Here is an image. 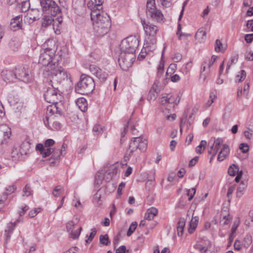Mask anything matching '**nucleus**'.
Instances as JSON below:
<instances>
[{
  "label": "nucleus",
  "instance_id": "f257e3e1",
  "mask_svg": "<svg viewBox=\"0 0 253 253\" xmlns=\"http://www.w3.org/2000/svg\"><path fill=\"white\" fill-rule=\"evenodd\" d=\"M46 86V90L44 93L45 100L52 104L49 105L46 108V116L45 119L43 120L45 126L49 125V116H52L55 114H61L62 110L61 108V103L59 101L61 99V95L58 90V86L52 84H44Z\"/></svg>",
  "mask_w": 253,
  "mask_h": 253
},
{
  "label": "nucleus",
  "instance_id": "f03ea898",
  "mask_svg": "<svg viewBox=\"0 0 253 253\" xmlns=\"http://www.w3.org/2000/svg\"><path fill=\"white\" fill-rule=\"evenodd\" d=\"M44 84H52L57 86L62 81L68 80L69 75L67 72L58 64L54 63L50 66V70H45L43 72Z\"/></svg>",
  "mask_w": 253,
  "mask_h": 253
},
{
  "label": "nucleus",
  "instance_id": "7ed1b4c3",
  "mask_svg": "<svg viewBox=\"0 0 253 253\" xmlns=\"http://www.w3.org/2000/svg\"><path fill=\"white\" fill-rule=\"evenodd\" d=\"M95 88V84L93 79L90 76L82 75L80 81L75 86V91L77 93L81 94H87L91 92Z\"/></svg>",
  "mask_w": 253,
  "mask_h": 253
},
{
  "label": "nucleus",
  "instance_id": "20e7f679",
  "mask_svg": "<svg viewBox=\"0 0 253 253\" xmlns=\"http://www.w3.org/2000/svg\"><path fill=\"white\" fill-rule=\"evenodd\" d=\"M147 147V142L145 139H143L141 136L133 138V140L130 142L128 149L126 150L124 158L125 160H128L133 153L139 149L141 152H144Z\"/></svg>",
  "mask_w": 253,
  "mask_h": 253
},
{
  "label": "nucleus",
  "instance_id": "39448f33",
  "mask_svg": "<svg viewBox=\"0 0 253 253\" xmlns=\"http://www.w3.org/2000/svg\"><path fill=\"white\" fill-rule=\"evenodd\" d=\"M138 44L139 41L135 36H129L122 41L120 45L121 51L134 54Z\"/></svg>",
  "mask_w": 253,
  "mask_h": 253
},
{
  "label": "nucleus",
  "instance_id": "423d86ee",
  "mask_svg": "<svg viewBox=\"0 0 253 253\" xmlns=\"http://www.w3.org/2000/svg\"><path fill=\"white\" fill-rule=\"evenodd\" d=\"M146 13L147 17L154 21L160 22L163 20L164 15L156 7L155 0H147Z\"/></svg>",
  "mask_w": 253,
  "mask_h": 253
},
{
  "label": "nucleus",
  "instance_id": "0eeeda50",
  "mask_svg": "<svg viewBox=\"0 0 253 253\" xmlns=\"http://www.w3.org/2000/svg\"><path fill=\"white\" fill-rule=\"evenodd\" d=\"M39 0L43 12L53 16L61 14V10L55 1L53 0Z\"/></svg>",
  "mask_w": 253,
  "mask_h": 253
},
{
  "label": "nucleus",
  "instance_id": "6e6552de",
  "mask_svg": "<svg viewBox=\"0 0 253 253\" xmlns=\"http://www.w3.org/2000/svg\"><path fill=\"white\" fill-rule=\"evenodd\" d=\"M101 8H93L91 10L90 17L93 23H101L103 25L111 26V20L107 13L101 11Z\"/></svg>",
  "mask_w": 253,
  "mask_h": 253
},
{
  "label": "nucleus",
  "instance_id": "1a4fd4ad",
  "mask_svg": "<svg viewBox=\"0 0 253 253\" xmlns=\"http://www.w3.org/2000/svg\"><path fill=\"white\" fill-rule=\"evenodd\" d=\"M14 70L16 79L25 83H29L32 80L31 71L27 66L18 65Z\"/></svg>",
  "mask_w": 253,
  "mask_h": 253
},
{
  "label": "nucleus",
  "instance_id": "9d476101",
  "mask_svg": "<svg viewBox=\"0 0 253 253\" xmlns=\"http://www.w3.org/2000/svg\"><path fill=\"white\" fill-rule=\"evenodd\" d=\"M135 58L134 53L121 52L118 58V62L120 67L124 70L133 64Z\"/></svg>",
  "mask_w": 253,
  "mask_h": 253
},
{
  "label": "nucleus",
  "instance_id": "9b49d317",
  "mask_svg": "<svg viewBox=\"0 0 253 253\" xmlns=\"http://www.w3.org/2000/svg\"><path fill=\"white\" fill-rule=\"evenodd\" d=\"M53 55L54 52L51 49L46 48L41 50L39 63L43 66H46V70H50V66L53 65L51 63Z\"/></svg>",
  "mask_w": 253,
  "mask_h": 253
},
{
  "label": "nucleus",
  "instance_id": "f8f14e48",
  "mask_svg": "<svg viewBox=\"0 0 253 253\" xmlns=\"http://www.w3.org/2000/svg\"><path fill=\"white\" fill-rule=\"evenodd\" d=\"M209 144H211L210 149L209 150V153L212 155V157H214L219 151L221 147L223 146V140L221 138H217V139L212 138L209 142Z\"/></svg>",
  "mask_w": 253,
  "mask_h": 253
},
{
  "label": "nucleus",
  "instance_id": "ddd939ff",
  "mask_svg": "<svg viewBox=\"0 0 253 253\" xmlns=\"http://www.w3.org/2000/svg\"><path fill=\"white\" fill-rule=\"evenodd\" d=\"M89 70L91 74L94 75L100 82H104L108 77V74L106 71L94 65H91L89 66Z\"/></svg>",
  "mask_w": 253,
  "mask_h": 253
},
{
  "label": "nucleus",
  "instance_id": "4468645a",
  "mask_svg": "<svg viewBox=\"0 0 253 253\" xmlns=\"http://www.w3.org/2000/svg\"><path fill=\"white\" fill-rule=\"evenodd\" d=\"M93 32L96 36L102 37L106 34L111 26L105 25L101 23H93Z\"/></svg>",
  "mask_w": 253,
  "mask_h": 253
},
{
  "label": "nucleus",
  "instance_id": "2eb2a0df",
  "mask_svg": "<svg viewBox=\"0 0 253 253\" xmlns=\"http://www.w3.org/2000/svg\"><path fill=\"white\" fill-rule=\"evenodd\" d=\"M104 172L109 175V178L111 179L112 175L119 172V164L117 162L114 164H107L104 168Z\"/></svg>",
  "mask_w": 253,
  "mask_h": 253
},
{
  "label": "nucleus",
  "instance_id": "dca6fc26",
  "mask_svg": "<svg viewBox=\"0 0 253 253\" xmlns=\"http://www.w3.org/2000/svg\"><path fill=\"white\" fill-rule=\"evenodd\" d=\"M22 15H19L12 18L10 24V29L13 31H16L22 29Z\"/></svg>",
  "mask_w": 253,
  "mask_h": 253
},
{
  "label": "nucleus",
  "instance_id": "f3484780",
  "mask_svg": "<svg viewBox=\"0 0 253 253\" xmlns=\"http://www.w3.org/2000/svg\"><path fill=\"white\" fill-rule=\"evenodd\" d=\"M41 15V12L39 9L32 8L28 10L26 17L27 19H29V22H33L34 21L39 19Z\"/></svg>",
  "mask_w": 253,
  "mask_h": 253
},
{
  "label": "nucleus",
  "instance_id": "a211bd4d",
  "mask_svg": "<svg viewBox=\"0 0 253 253\" xmlns=\"http://www.w3.org/2000/svg\"><path fill=\"white\" fill-rule=\"evenodd\" d=\"M20 220L18 219L14 223L10 222L7 224V225L4 230V237H5V243L6 244L11 238V235L15 228L17 223L19 222Z\"/></svg>",
  "mask_w": 253,
  "mask_h": 253
},
{
  "label": "nucleus",
  "instance_id": "6ab92c4d",
  "mask_svg": "<svg viewBox=\"0 0 253 253\" xmlns=\"http://www.w3.org/2000/svg\"><path fill=\"white\" fill-rule=\"evenodd\" d=\"M141 23L143 27V29L147 34L149 36H154L156 34L158 31V27L150 23H146L144 20H141Z\"/></svg>",
  "mask_w": 253,
  "mask_h": 253
},
{
  "label": "nucleus",
  "instance_id": "aec40b11",
  "mask_svg": "<svg viewBox=\"0 0 253 253\" xmlns=\"http://www.w3.org/2000/svg\"><path fill=\"white\" fill-rule=\"evenodd\" d=\"M36 150L39 151L43 158H46L49 156L53 152V149L52 148H46L44 147L42 143H38L36 147Z\"/></svg>",
  "mask_w": 253,
  "mask_h": 253
},
{
  "label": "nucleus",
  "instance_id": "412c9836",
  "mask_svg": "<svg viewBox=\"0 0 253 253\" xmlns=\"http://www.w3.org/2000/svg\"><path fill=\"white\" fill-rule=\"evenodd\" d=\"M67 148V145L65 143L62 144L61 149H53L52 152V155L51 159L55 160H58L60 159L61 156H64L65 154V151Z\"/></svg>",
  "mask_w": 253,
  "mask_h": 253
},
{
  "label": "nucleus",
  "instance_id": "4be33fe9",
  "mask_svg": "<svg viewBox=\"0 0 253 253\" xmlns=\"http://www.w3.org/2000/svg\"><path fill=\"white\" fill-rule=\"evenodd\" d=\"M11 135L10 127H5V129L0 128V145L2 144L4 141L8 139Z\"/></svg>",
  "mask_w": 253,
  "mask_h": 253
},
{
  "label": "nucleus",
  "instance_id": "5701e85b",
  "mask_svg": "<svg viewBox=\"0 0 253 253\" xmlns=\"http://www.w3.org/2000/svg\"><path fill=\"white\" fill-rule=\"evenodd\" d=\"M1 75L5 82H13L14 79H16L15 70L2 71Z\"/></svg>",
  "mask_w": 253,
  "mask_h": 253
},
{
  "label": "nucleus",
  "instance_id": "b1692460",
  "mask_svg": "<svg viewBox=\"0 0 253 253\" xmlns=\"http://www.w3.org/2000/svg\"><path fill=\"white\" fill-rule=\"evenodd\" d=\"M229 152L230 149L228 145L227 144H224L218 154L217 160L220 162L223 161L229 155Z\"/></svg>",
  "mask_w": 253,
  "mask_h": 253
},
{
  "label": "nucleus",
  "instance_id": "393cba45",
  "mask_svg": "<svg viewBox=\"0 0 253 253\" xmlns=\"http://www.w3.org/2000/svg\"><path fill=\"white\" fill-rule=\"evenodd\" d=\"M161 104L162 105L169 104L170 107H174V98L171 94H166L161 97Z\"/></svg>",
  "mask_w": 253,
  "mask_h": 253
},
{
  "label": "nucleus",
  "instance_id": "a878e982",
  "mask_svg": "<svg viewBox=\"0 0 253 253\" xmlns=\"http://www.w3.org/2000/svg\"><path fill=\"white\" fill-rule=\"evenodd\" d=\"M206 32L203 28H200L196 32L195 38L200 43L204 42L206 40Z\"/></svg>",
  "mask_w": 253,
  "mask_h": 253
},
{
  "label": "nucleus",
  "instance_id": "bb28decb",
  "mask_svg": "<svg viewBox=\"0 0 253 253\" xmlns=\"http://www.w3.org/2000/svg\"><path fill=\"white\" fill-rule=\"evenodd\" d=\"M158 213V209L155 207H151L147 210L145 214L144 218L148 220H152Z\"/></svg>",
  "mask_w": 253,
  "mask_h": 253
},
{
  "label": "nucleus",
  "instance_id": "cd10ccee",
  "mask_svg": "<svg viewBox=\"0 0 253 253\" xmlns=\"http://www.w3.org/2000/svg\"><path fill=\"white\" fill-rule=\"evenodd\" d=\"M31 143L28 141H23L20 145L19 152L21 155H26L30 153Z\"/></svg>",
  "mask_w": 253,
  "mask_h": 253
},
{
  "label": "nucleus",
  "instance_id": "c85d7f7f",
  "mask_svg": "<svg viewBox=\"0 0 253 253\" xmlns=\"http://www.w3.org/2000/svg\"><path fill=\"white\" fill-rule=\"evenodd\" d=\"M76 105L82 112H85L87 109V103L84 98L81 97L78 98L76 102Z\"/></svg>",
  "mask_w": 253,
  "mask_h": 253
},
{
  "label": "nucleus",
  "instance_id": "c756f323",
  "mask_svg": "<svg viewBox=\"0 0 253 253\" xmlns=\"http://www.w3.org/2000/svg\"><path fill=\"white\" fill-rule=\"evenodd\" d=\"M194 117L192 115H190L187 119V115H184L181 119L180 126H189L192 125L194 122Z\"/></svg>",
  "mask_w": 253,
  "mask_h": 253
},
{
  "label": "nucleus",
  "instance_id": "7c9ffc66",
  "mask_svg": "<svg viewBox=\"0 0 253 253\" xmlns=\"http://www.w3.org/2000/svg\"><path fill=\"white\" fill-rule=\"evenodd\" d=\"M199 222V218L197 216L192 217L191 220L189 223L188 228V232L189 233L192 234L194 232L197 228Z\"/></svg>",
  "mask_w": 253,
  "mask_h": 253
},
{
  "label": "nucleus",
  "instance_id": "2f4dec72",
  "mask_svg": "<svg viewBox=\"0 0 253 253\" xmlns=\"http://www.w3.org/2000/svg\"><path fill=\"white\" fill-rule=\"evenodd\" d=\"M53 16L44 15L42 19V26L44 28H46L48 26L51 25L53 22L54 19L52 18Z\"/></svg>",
  "mask_w": 253,
  "mask_h": 253
},
{
  "label": "nucleus",
  "instance_id": "473e14b6",
  "mask_svg": "<svg viewBox=\"0 0 253 253\" xmlns=\"http://www.w3.org/2000/svg\"><path fill=\"white\" fill-rule=\"evenodd\" d=\"M185 225V221L184 218H180L177 225V235L181 236L183 233L184 228Z\"/></svg>",
  "mask_w": 253,
  "mask_h": 253
},
{
  "label": "nucleus",
  "instance_id": "72a5a7b5",
  "mask_svg": "<svg viewBox=\"0 0 253 253\" xmlns=\"http://www.w3.org/2000/svg\"><path fill=\"white\" fill-rule=\"evenodd\" d=\"M246 184L244 182L242 181L240 184L239 187L237 188V191L236 192L237 197L238 198H240L244 194V190L246 188Z\"/></svg>",
  "mask_w": 253,
  "mask_h": 253
},
{
  "label": "nucleus",
  "instance_id": "f704fd0d",
  "mask_svg": "<svg viewBox=\"0 0 253 253\" xmlns=\"http://www.w3.org/2000/svg\"><path fill=\"white\" fill-rule=\"evenodd\" d=\"M252 237L250 235H247L243 242H242V245L245 248H248L249 246L252 244Z\"/></svg>",
  "mask_w": 253,
  "mask_h": 253
},
{
  "label": "nucleus",
  "instance_id": "c9c22d12",
  "mask_svg": "<svg viewBox=\"0 0 253 253\" xmlns=\"http://www.w3.org/2000/svg\"><path fill=\"white\" fill-rule=\"evenodd\" d=\"M99 240L101 244L105 246H108L111 244V242L109 240V237L107 234L100 235Z\"/></svg>",
  "mask_w": 253,
  "mask_h": 253
},
{
  "label": "nucleus",
  "instance_id": "e433bc0d",
  "mask_svg": "<svg viewBox=\"0 0 253 253\" xmlns=\"http://www.w3.org/2000/svg\"><path fill=\"white\" fill-rule=\"evenodd\" d=\"M207 142L205 140H202L199 145H198L196 148V152L198 154H202L204 151Z\"/></svg>",
  "mask_w": 253,
  "mask_h": 253
},
{
  "label": "nucleus",
  "instance_id": "4c0bfd02",
  "mask_svg": "<svg viewBox=\"0 0 253 253\" xmlns=\"http://www.w3.org/2000/svg\"><path fill=\"white\" fill-rule=\"evenodd\" d=\"M239 171L238 167L235 165L230 166L228 170V173L231 176H235L237 172Z\"/></svg>",
  "mask_w": 253,
  "mask_h": 253
},
{
  "label": "nucleus",
  "instance_id": "58836bf2",
  "mask_svg": "<svg viewBox=\"0 0 253 253\" xmlns=\"http://www.w3.org/2000/svg\"><path fill=\"white\" fill-rule=\"evenodd\" d=\"M244 135L248 139L252 138L253 137V127H247V129L244 131Z\"/></svg>",
  "mask_w": 253,
  "mask_h": 253
},
{
  "label": "nucleus",
  "instance_id": "ea45409f",
  "mask_svg": "<svg viewBox=\"0 0 253 253\" xmlns=\"http://www.w3.org/2000/svg\"><path fill=\"white\" fill-rule=\"evenodd\" d=\"M240 223V221L238 218H237L234 222L232 225V228H231V233L230 236V238H231L232 237V236L234 234H235L236 232L237 229L238 227L239 226Z\"/></svg>",
  "mask_w": 253,
  "mask_h": 253
},
{
  "label": "nucleus",
  "instance_id": "a19ab883",
  "mask_svg": "<svg viewBox=\"0 0 253 253\" xmlns=\"http://www.w3.org/2000/svg\"><path fill=\"white\" fill-rule=\"evenodd\" d=\"M246 77V73L244 70H241L240 74L236 76L235 80L236 82H241L243 81Z\"/></svg>",
  "mask_w": 253,
  "mask_h": 253
},
{
  "label": "nucleus",
  "instance_id": "79ce46f5",
  "mask_svg": "<svg viewBox=\"0 0 253 253\" xmlns=\"http://www.w3.org/2000/svg\"><path fill=\"white\" fill-rule=\"evenodd\" d=\"M82 229V227H80L78 230L75 231L72 230V231L70 232V237L73 239H78L79 237Z\"/></svg>",
  "mask_w": 253,
  "mask_h": 253
},
{
  "label": "nucleus",
  "instance_id": "37998d69",
  "mask_svg": "<svg viewBox=\"0 0 253 253\" xmlns=\"http://www.w3.org/2000/svg\"><path fill=\"white\" fill-rule=\"evenodd\" d=\"M23 196L28 197L32 195V191L31 190L30 186L29 184H26L23 190Z\"/></svg>",
  "mask_w": 253,
  "mask_h": 253
},
{
  "label": "nucleus",
  "instance_id": "c03bdc74",
  "mask_svg": "<svg viewBox=\"0 0 253 253\" xmlns=\"http://www.w3.org/2000/svg\"><path fill=\"white\" fill-rule=\"evenodd\" d=\"M9 45L10 48L13 51L17 50L20 46V44L18 43V42H17L14 40L10 41L9 42Z\"/></svg>",
  "mask_w": 253,
  "mask_h": 253
},
{
  "label": "nucleus",
  "instance_id": "a18cd8bd",
  "mask_svg": "<svg viewBox=\"0 0 253 253\" xmlns=\"http://www.w3.org/2000/svg\"><path fill=\"white\" fill-rule=\"evenodd\" d=\"M158 93H157L155 91H153V90H150L148 94V100L149 101L155 100L158 96Z\"/></svg>",
  "mask_w": 253,
  "mask_h": 253
},
{
  "label": "nucleus",
  "instance_id": "49530a36",
  "mask_svg": "<svg viewBox=\"0 0 253 253\" xmlns=\"http://www.w3.org/2000/svg\"><path fill=\"white\" fill-rule=\"evenodd\" d=\"M137 222H133L130 225L128 230L127 232V236H130L132 233L135 231L136 227H137Z\"/></svg>",
  "mask_w": 253,
  "mask_h": 253
},
{
  "label": "nucleus",
  "instance_id": "de8ad7c7",
  "mask_svg": "<svg viewBox=\"0 0 253 253\" xmlns=\"http://www.w3.org/2000/svg\"><path fill=\"white\" fill-rule=\"evenodd\" d=\"M30 6V2L28 0L22 1L21 3V10L22 12H26L29 10Z\"/></svg>",
  "mask_w": 253,
  "mask_h": 253
},
{
  "label": "nucleus",
  "instance_id": "09e8293b",
  "mask_svg": "<svg viewBox=\"0 0 253 253\" xmlns=\"http://www.w3.org/2000/svg\"><path fill=\"white\" fill-rule=\"evenodd\" d=\"M157 75L158 77H161L164 72V63L161 61L158 67Z\"/></svg>",
  "mask_w": 253,
  "mask_h": 253
},
{
  "label": "nucleus",
  "instance_id": "8fccbe9b",
  "mask_svg": "<svg viewBox=\"0 0 253 253\" xmlns=\"http://www.w3.org/2000/svg\"><path fill=\"white\" fill-rule=\"evenodd\" d=\"M96 232H97V231H96V230L95 228H94L91 229V232L90 233V234H89V236L88 237L87 239H86L85 240V242L86 243L91 242L93 240L95 235H96Z\"/></svg>",
  "mask_w": 253,
  "mask_h": 253
},
{
  "label": "nucleus",
  "instance_id": "3c124183",
  "mask_svg": "<svg viewBox=\"0 0 253 253\" xmlns=\"http://www.w3.org/2000/svg\"><path fill=\"white\" fill-rule=\"evenodd\" d=\"M16 186L15 185H12L10 186H9L8 187L6 188L5 191V194L6 195H10L16 190Z\"/></svg>",
  "mask_w": 253,
  "mask_h": 253
},
{
  "label": "nucleus",
  "instance_id": "603ef678",
  "mask_svg": "<svg viewBox=\"0 0 253 253\" xmlns=\"http://www.w3.org/2000/svg\"><path fill=\"white\" fill-rule=\"evenodd\" d=\"M222 44L219 40H216L215 43V50L216 52L222 51Z\"/></svg>",
  "mask_w": 253,
  "mask_h": 253
},
{
  "label": "nucleus",
  "instance_id": "864d4df0",
  "mask_svg": "<svg viewBox=\"0 0 253 253\" xmlns=\"http://www.w3.org/2000/svg\"><path fill=\"white\" fill-rule=\"evenodd\" d=\"M176 69V65L175 64H170L166 72V75H168L169 74H171L173 73L175 71Z\"/></svg>",
  "mask_w": 253,
  "mask_h": 253
},
{
  "label": "nucleus",
  "instance_id": "5fc2aeb1",
  "mask_svg": "<svg viewBox=\"0 0 253 253\" xmlns=\"http://www.w3.org/2000/svg\"><path fill=\"white\" fill-rule=\"evenodd\" d=\"M187 194L189 196L188 200L189 201H191L196 193V188H192L191 189H188L187 190Z\"/></svg>",
  "mask_w": 253,
  "mask_h": 253
},
{
  "label": "nucleus",
  "instance_id": "6e6d98bb",
  "mask_svg": "<svg viewBox=\"0 0 253 253\" xmlns=\"http://www.w3.org/2000/svg\"><path fill=\"white\" fill-rule=\"evenodd\" d=\"M237 61V58L235 56L231 57L230 61L227 63L226 71L228 73L231 65L234 64Z\"/></svg>",
  "mask_w": 253,
  "mask_h": 253
},
{
  "label": "nucleus",
  "instance_id": "4d7b16f0",
  "mask_svg": "<svg viewBox=\"0 0 253 253\" xmlns=\"http://www.w3.org/2000/svg\"><path fill=\"white\" fill-rule=\"evenodd\" d=\"M217 56L215 55H212L211 57V60H209L208 62H205V64H207L208 67L210 68L211 66H212L215 60H216Z\"/></svg>",
  "mask_w": 253,
  "mask_h": 253
},
{
  "label": "nucleus",
  "instance_id": "13d9d810",
  "mask_svg": "<svg viewBox=\"0 0 253 253\" xmlns=\"http://www.w3.org/2000/svg\"><path fill=\"white\" fill-rule=\"evenodd\" d=\"M55 143V141L52 139H48L44 142V147L45 148H50Z\"/></svg>",
  "mask_w": 253,
  "mask_h": 253
},
{
  "label": "nucleus",
  "instance_id": "bf43d9fd",
  "mask_svg": "<svg viewBox=\"0 0 253 253\" xmlns=\"http://www.w3.org/2000/svg\"><path fill=\"white\" fill-rule=\"evenodd\" d=\"M75 225V223L73 221H69L66 224V229L68 232H71L73 230V227Z\"/></svg>",
  "mask_w": 253,
  "mask_h": 253
},
{
  "label": "nucleus",
  "instance_id": "052dcab7",
  "mask_svg": "<svg viewBox=\"0 0 253 253\" xmlns=\"http://www.w3.org/2000/svg\"><path fill=\"white\" fill-rule=\"evenodd\" d=\"M239 148L243 153H247L249 150L248 145L245 143L241 144Z\"/></svg>",
  "mask_w": 253,
  "mask_h": 253
},
{
  "label": "nucleus",
  "instance_id": "680f3d73",
  "mask_svg": "<svg viewBox=\"0 0 253 253\" xmlns=\"http://www.w3.org/2000/svg\"><path fill=\"white\" fill-rule=\"evenodd\" d=\"M103 179V176L100 174L98 175L96 174L95 177V183L96 185H99Z\"/></svg>",
  "mask_w": 253,
  "mask_h": 253
},
{
  "label": "nucleus",
  "instance_id": "e2e57ef3",
  "mask_svg": "<svg viewBox=\"0 0 253 253\" xmlns=\"http://www.w3.org/2000/svg\"><path fill=\"white\" fill-rule=\"evenodd\" d=\"M182 58V55L179 53H175L174 56L172 57V59L175 62H178L180 61Z\"/></svg>",
  "mask_w": 253,
  "mask_h": 253
},
{
  "label": "nucleus",
  "instance_id": "0e129e2a",
  "mask_svg": "<svg viewBox=\"0 0 253 253\" xmlns=\"http://www.w3.org/2000/svg\"><path fill=\"white\" fill-rule=\"evenodd\" d=\"M95 4L93 8L102 9V4L104 2V0H94Z\"/></svg>",
  "mask_w": 253,
  "mask_h": 253
},
{
  "label": "nucleus",
  "instance_id": "69168bd1",
  "mask_svg": "<svg viewBox=\"0 0 253 253\" xmlns=\"http://www.w3.org/2000/svg\"><path fill=\"white\" fill-rule=\"evenodd\" d=\"M126 183L122 182L119 185L117 190L118 194L120 196L122 194V189L125 187Z\"/></svg>",
  "mask_w": 253,
  "mask_h": 253
},
{
  "label": "nucleus",
  "instance_id": "338daca9",
  "mask_svg": "<svg viewBox=\"0 0 253 253\" xmlns=\"http://www.w3.org/2000/svg\"><path fill=\"white\" fill-rule=\"evenodd\" d=\"M242 247H244L242 245V243L241 244L239 240H236L234 243V248L236 250L240 251Z\"/></svg>",
  "mask_w": 253,
  "mask_h": 253
},
{
  "label": "nucleus",
  "instance_id": "774afa93",
  "mask_svg": "<svg viewBox=\"0 0 253 253\" xmlns=\"http://www.w3.org/2000/svg\"><path fill=\"white\" fill-rule=\"evenodd\" d=\"M245 41L248 42H251L253 40V34H247L245 36Z\"/></svg>",
  "mask_w": 253,
  "mask_h": 253
}]
</instances>
